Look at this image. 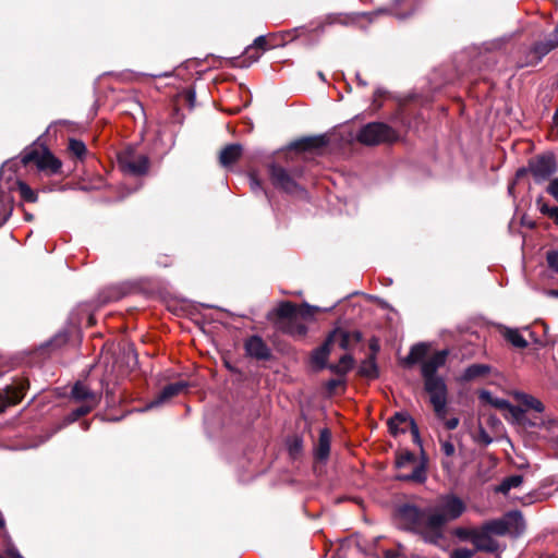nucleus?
Here are the masks:
<instances>
[{
  "label": "nucleus",
  "mask_w": 558,
  "mask_h": 558,
  "mask_svg": "<svg viewBox=\"0 0 558 558\" xmlns=\"http://www.w3.org/2000/svg\"><path fill=\"white\" fill-rule=\"evenodd\" d=\"M539 211L543 215H546L547 217H549L556 225H558V207L557 206H549L547 204H541Z\"/></svg>",
  "instance_id": "nucleus-36"
},
{
  "label": "nucleus",
  "mask_w": 558,
  "mask_h": 558,
  "mask_svg": "<svg viewBox=\"0 0 558 558\" xmlns=\"http://www.w3.org/2000/svg\"><path fill=\"white\" fill-rule=\"evenodd\" d=\"M186 388H187V383L183 381V380L172 383V384L165 386L162 388V390L158 393V396L147 404V409H153V408L163 404L165 402L169 401L173 397L180 395Z\"/></svg>",
  "instance_id": "nucleus-15"
},
{
  "label": "nucleus",
  "mask_w": 558,
  "mask_h": 558,
  "mask_svg": "<svg viewBox=\"0 0 558 558\" xmlns=\"http://www.w3.org/2000/svg\"><path fill=\"white\" fill-rule=\"evenodd\" d=\"M492 372V367L487 364H472L468 366L462 374L458 377L461 384L472 381L474 379L484 377Z\"/></svg>",
  "instance_id": "nucleus-16"
},
{
  "label": "nucleus",
  "mask_w": 558,
  "mask_h": 558,
  "mask_svg": "<svg viewBox=\"0 0 558 558\" xmlns=\"http://www.w3.org/2000/svg\"><path fill=\"white\" fill-rule=\"evenodd\" d=\"M337 333V331H331L324 341V343L320 347L313 350L311 355V362L318 369L328 367L327 360L331 352V345L336 341Z\"/></svg>",
  "instance_id": "nucleus-12"
},
{
  "label": "nucleus",
  "mask_w": 558,
  "mask_h": 558,
  "mask_svg": "<svg viewBox=\"0 0 558 558\" xmlns=\"http://www.w3.org/2000/svg\"><path fill=\"white\" fill-rule=\"evenodd\" d=\"M331 433L328 428H324L319 433L318 442L315 447L314 454L317 460L326 461L330 452Z\"/></svg>",
  "instance_id": "nucleus-17"
},
{
  "label": "nucleus",
  "mask_w": 558,
  "mask_h": 558,
  "mask_svg": "<svg viewBox=\"0 0 558 558\" xmlns=\"http://www.w3.org/2000/svg\"><path fill=\"white\" fill-rule=\"evenodd\" d=\"M354 366V359L351 354H344L340 357L337 364H329L328 368L330 372L344 376Z\"/></svg>",
  "instance_id": "nucleus-25"
},
{
  "label": "nucleus",
  "mask_w": 558,
  "mask_h": 558,
  "mask_svg": "<svg viewBox=\"0 0 558 558\" xmlns=\"http://www.w3.org/2000/svg\"><path fill=\"white\" fill-rule=\"evenodd\" d=\"M250 185L254 192H256L257 190H262L260 181L254 175H251L250 178Z\"/></svg>",
  "instance_id": "nucleus-48"
},
{
  "label": "nucleus",
  "mask_w": 558,
  "mask_h": 558,
  "mask_svg": "<svg viewBox=\"0 0 558 558\" xmlns=\"http://www.w3.org/2000/svg\"><path fill=\"white\" fill-rule=\"evenodd\" d=\"M547 192L558 202V178L550 181Z\"/></svg>",
  "instance_id": "nucleus-43"
},
{
  "label": "nucleus",
  "mask_w": 558,
  "mask_h": 558,
  "mask_svg": "<svg viewBox=\"0 0 558 558\" xmlns=\"http://www.w3.org/2000/svg\"><path fill=\"white\" fill-rule=\"evenodd\" d=\"M518 401L524 405L526 409H532L536 412H543L544 405L543 403L534 398L533 396L526 395V393H517Z\"/></svg>",
  "instance_id": "nucleus-32"
},
{
  "label": "nucleus",
  "mask_w": 558,
  "mask_h": 558,
  "mask_svg": "<svg viewBox=\"0 0 558 558\" xmlns=\"http://www.w3.org/2000/svg\"><path fill=\"white\" fill-rule=\"evenodd\" d=\"M7 170H11V165L9 162L4 163L0 170V190L2 189V180Z\"/></svg>",
  "instance_id": "nucleus-49"
},
{
  "label": "nucleus",
  "mask_w": 558,
  "mask_h": 558,
  "mask_svg": "<svg viewBox=\"0 0 558 558\" xmlns=\"http://www.w3.org/2000/svg\"><path fill=\"white\" fill-rule=\"evenodd\" d=\"M477 527H456L452 532V534L458 537L461 541H471L473 543V539H475Z\"/></svg>",
  "instance_id": "nucleus-34"
},
{
  "label": "nucleus",
  "mask_w": 558,
  "mask_h": 558,
  "mask_svg": "<svg viewBox=\"0 0 558 558\" xmlns=\"http://www.w3.org/2000/svg\"><path fill=\"white\" fill-rule=\"evenodd\" d=\"M269 177L272 185L287 193H295L300 190V185L296 183L295 178L303 175L302 167H294L290 171L280 165H269Z\"/></svg>",
  "instance_id": "nucleus-4"
},
{
  "label": "nucleus",
  "mask_w": 558,
  "mask_h": 558,
  "mask_svg": "<svg viewBox=\"0 0 558 558\" xmlns=\"http://www.w3.org/2000/svg\"><path fill=\"white\" fill-rule=\"evenodd\" d=\"M482 526L493 536H504L509 532V523L504 519L487 521Z\"/></svg>",
  "instance_id": "nucleus-26"
},
{
  "label": "nucleus",
  "mask_w": 558,
  "mask_h": 558,
  "mask_svg": "<svg viewBox=\"0 0 558 558\" xmlns=\"http://www.w3.org/2000/svg\"><path fill=\"white\" fill-rule=\"evenodd\" d=\"M409 423L413 440L416 444H421L420 432L415 421L404 412H397L392 417L388 420L389 430L392 435L399 433H405V429L401 427L402 424Z\"/></svg>",
  "instance_id": "nucleus-9"
},
{
  "label": "nucleus",
  "mask_w": 558,
  "mask_h": 558,
  "mask_svg": "<svg viewBox=\"0 0 558 558\" xmlns=\"http://www.w3.org/2000/svg\"><path fill=\"white\" fill-rule=\"evenodd\" d=\"M558 47V37H555L553 34L549 38L545 40H541L536 43L533 47V52L538 56V58H543L547 53H549L553 49Z\"/></svg>",
  "instance_id": "nucleus-28"
},
{
  "label": "nucleus",
  "mask_w": 558,
  "mask_h": 558,
  "mask_svg": "<svg viewBox=\"0 0 558 558\" xmlns=\"http://www.w3.org/2000/svg\"><path fill=\"white\" fill-rule=\"evenodd\" d=\"M449 351L440 350L421 364V374L424 380L427 378H438L437 371L446 364Z\"/></svg>",
  "instance_id": "nucleus-8"
},
{
  "label": "nucleus",
  "mask_w": 558,
  "mask_h": 558,
  "mask_svg": "<svg viewBox=\"0 0 558 558\" xmlns=\"http://www.w3.org/2000/svg\"><path fill=\"white\" fill-rule=\"evenodd\" d=\"M267 49V40L265 36H258L254 43L245 49V58L251 62L257 61L263 52Z\"/></svg>",
  "instance_id": "nucleus-22"
},
{
  "label": "nucleus",
  "mask_w": 558,
  "mask_h": 558,
  "mask_svg": "<svg viewBox=\"0 0 558 558\" xmlns=\"http://www.w3.org/2000/svg\"><path fill=\"white\" fill-rule=\"evenodd\" d=\"M4 527V519L0 517V529Z\"/></svg>",
  "instance_id": "nucleus-56"
},
{
  "label": "nucleus",
  "mask_w": 558,
  "mask_h": 558,
  "mask_svg": "<svg viewBox=\"0 0 558 558\" xmlns=\"http://www.w3.org/2000/svg\"><path fill=\"white\" fill-rule=\"evenodd\" d=\"M397 137L393 129L383 122L367 123L360 130L356 136L360 143L368 146L395 142Z\"/></svg>",
  "instance_id": "nucleus-3"
},
{
  "label": "nucleus",
  "mask_w": 558,
  "mask_h": 558,
  "mask_svg": "<svg viewBox=\"0 0 558 558\" xmlns=\"http://www.w3.org/2000/svg\"><path fill=\"white\" fill-rule=\"evenodd\" d=\"M447 404L448 401H442L438 403H432L435 415L438 420L445 421L447 415Z\"/></svg>",
  "instance_id": "nucleus-37"
},
{
  "label": "nucleus",
  "mask_w": 558,
  "mask_h": 558,
  "mask_svg": "<svg viewBox=\"0 0 558 558\" xmlns=\"http://www.w3.org/2000/svg\"><path fill=\"white\" fill-rule=\"evenodd\" d=\"M380 95H381V90L380 89L376 90L375 96H380Z\"/></svg>",
  "instance_id": "nucleus-59"
},
{
  "label": "nucleus",
  "mask_w": 558,
  "mask_h": 558,
  "mask_svg": "<svg viewBox=\"0 0 558 558\" xmlns=\"http://www.w3.org/2000/svg\"><path fill=\"white\" fill-rule=\"evenodd\" d=\"M427 352H428V347L427 344L425 343H416L414 344L409 354L405 356L404 359V364L411 366V365H414L416 363H421L423 361H425V356L427 355Z\"/></svg>",
  "instance_id": "nucleus-23"
},
{
  "label": "nucleus",
  "mask_w": 558,
  "mask_h": 558,
  "mask_svg": "<svg viewBox=\"0 0 558 558\" xmlns=\"http://www.w3.org/2000/svg\"><path fill=\"white\" fill-rule=\"evenodd\" d=\"M523 483V476L514 474L502 480L496 492L507 494L510 489L519 487Z\"/></svg>",
  "instance_id": "nucleus-29"
},
{
  "label": "nucleus",
  "mask_w": 558,
  "mask_h": 558,
  "mask_svg": "<svg viewBox=\"0 0 558 558\" xmlns=\"http://www.w3.org/2000/svg\"><path fill=\"white\" fill-rule=\"evenodd\" d=\"M395 554L392 551H387L386 558H393Z\"/></svg>",
  "instance_id": "nucleus-55"
},
{
  "label": "nucleus",
  "mask_w": 558,
  "mask_h": 558,
  "mask_svg": "<svg viewBox=\"0 0 558 558\" xmlns=\"http://www.w3.org/2000/svg\"><path fill=\"white\" fill-rule=\"evenodd\" d=\"M530 171L536 181L549 178L556 171V161L551 155H543L530 161Z\"/></svg>",
  "instance_id": "nucleus-7"
},
{
  "label": "nucleus",
  "mask_w": 558,
  "mask_h": 558,
  "mask_svg": "<svg viewBox=\"0 0 558 558\" xmlns=\"http://www.w3.org/2000/svg\"><path fill=\"white\" fill-rule=\"evenodd\" d=\"M318 307L304 304L301 307L291 302L281 303L276 312L278 316L277 328L283 333L293 337H303L307 332L305 319L311 318Z\"/></svg>",
  "instance_id": "nucleus-2"
},
{
  "label": "nucleus",
  "mask_w": 558,
  "mask_h": 558,
  "mask_svg": "<svg viewBox=\"0 0 558 558\" xmlns=\"http://www.w3.org/2000/svg\"><path fill=\"white\" fill-rule=\"evenodd\" d=\"M473 545L476 551L494 554L500 550L499 542L483 526L477 527Z\"/></svg>",
  "instance_id": "nucleus-13"
},
{
  "label": "nucleus",
  "mask_w": 558,
  "mask_h": 558,
  "mask_svg": "<svg viewBox=\"0 0 558 558\" xmlns=\"http://www.w3.org/2000/svg\"><path fill=\"white\" fill-rule=\"evenodd\" d=\"M5 554L8 556H10L11 558H24L20 553L19 550L14 547L13 544H9L7 549H5Z\"/></svg>",
  "instance_id": "nucleus-46"
},
{
  "label": "nucleus",
  "mask_w": 558,
  "mask_h": 558,
  "mask_svg": "<svg viewBox=\"0 0 558 558\" xmlns=\"http://www.w3.org/2000/svg\"><path fill=\"white\" fill-rule=\"evenodd\" d=\"M442 466H444L445 469H449V468L451 466V463H449V462H447V461H444V462H442Z\"/></svg>",
  "instance_id": "nucleus-54"
},
{
  "label": "nucleus",
  "mask_w": 558,
  "mask_h": 558,
  "mask_svg": "<svg viewBox=\"0 0 558 558\" xmlns=\"http://www.w3.org/2000/svg\"><path fill=\"white\" fill-rule=\"evenodd\" d=\"M445 426L447 429L449 430H453L458 427L459 425V418L458 417H451L449 420H445Z\"/></svg>",
  "instance_id": "nucleus-47"
},
{
  "label": "nucleus",
  "mask_w": 558,
  "mask_h": 558,
  "mask_svg": "<svg viewBox=\"0 0 558 558\" xmlns=\"http://www.w3.org/2000/svg\"><path fill=\"white\" fill-rule=\"evenodd\" d=\"M476 440H477L478 442H481L482 445H484V446H487V445H489V444L493 441V439H492V437L488 435V433H487L484 428H482V427H481V428H480V430H478V434H477Z\"/></svg>",
  "instance_id": "nucleus-42"
},
{
  "label": "nucleus",
  "mask_w": 558,
  "mask_h": 558,
  "mask_svg": "<svg viewBox=\"0 0 558 558\" xmlns=\"http://www.w3.org/2000/svg\"><path fill=\"white\" fill-rule=\"evenodd\" d=\"M546 262L548 267L558 274V251H549L546 254Z\"/></svg>",
  "instance_id": "nucleus-39"
},
{
  "label": "nucleus",
  "mask_w": 558,
  "mask_h": 558,
  "mask_svg": "<svg viewBox=\"0 0 558 558\" xmlns=\"http://www.w3.org/2000/svg\"><path fill=\"white\" fill-rule=\"evenodd\" d=\"M554 129L557 131L558 133V108L554 114Z\"/></svg>",
  "instance_id": "nucleus-51"
},
{
  "label": "nucleus",
  "mask_w": 558,
  "mask_h": 558,
  "mask_svg": "<svg viewBox=\"0 0 558 558\" xmlns=\"http://www.w3.org/2000/svg\"><path fill=\"white\" fill-rule=\"evenodd\" d=\"M335 331L338 332L336 336V340H339V347L343 350H347L349 347V333L338 329H336Z\"/></svg>",
  "instance_id": "nucleus-41"
},
{
  "label": "nucleus",
  "mask_w": 558,
  "mask_h": 558,
  "mask_svg": "<svg viewBox=\"0 0 558 558\" xmlns=\"http://www.w3.org/2000/svg\"><path fill=\"white\" fill-rule=\"evenodd\" d=\"M118 162L123 172L142 175L148 170V157L138 154L134 147H126L118 154Z\"/></svg>",
  "instance_id": "nucleus-5"
},
{
  "label": "nucleus",
  "mask_w": 558,
  "mask_h": 558,
  "mask_svg": "<svg viewBox=\"0 0 558 558\" xmlns=\"http://www.w3.org/2000/svg\"><path fill=\"white\" fill-rule=\"evenodd\" d=\"M0 558H5L3 555L0 554Z\"/></svg>",
  "instance_id": "nucleus-61"
},
{
  "label": "nucleus",
  "mask_w": 558,
  "mask_h": 558,
  "mask_svg": "<svg viewBox=\"0 0 558 558\" xmlns=\"http://www.w3.org/2000/svg\"><path fill=\"white\" fill-rule=\"evenodd\" d=\"M27 385L24 381H17L13 385L7 386L0 392V413L8 407L19 403L25 393Z\"/></svg>",
  "instance_id": "nucleus-10"
},
{
  "label": "nucleus",
  "mask_w": 558,
  "mask_h": 558,
  "mask_svg": "<svg viewBox=\"0 0 558 558\" xmlns=\"http://www.w3.org/2000/svg\"><path fill=\"white\" fill-rule=\"evenodd\" d=\"M246 354L256 360L266 361L271 356L270 349L259 336H251L244 344Z\"/></svg>",
  "instance_id": "nucleus-14"
},
{
  "label": "nucleus",
  "mask_w": 558,
  "mask_h": 558,
  "mask_svg": "<svg viewBox=\"0 0 558 558\" xmlns=\"http://www.w3.org/2000/svg\"><path fill=\"white\" fill-rule=\"evenodd\" d=\"M33 218V216L31 214H26V219L27 220H31Z\"/></svg>",
  "instance_id": "nucleus-60"
},
{
  "label": "nucleus",
  "mask_w": 558,
  "mask_h": 558,
  "mask_svg": "<svg viewBox=\"0 0 558 558\" xmlns=\"http://www.w3.org/2000/svg\"><path fill=\"white\" fill-rule=\"evenodd\" d=\"M71 393L76 401H86L93 404L97 403V395L81 381L74 385Z\"/></svg>",
  "instance_id": "nucleus-21"
},
{
  "label": "nucleus",
  "mask_w": 558,
  "mask_h": 558,
  "mask_svg": "<svg viewBox=\"0 0 558 558\" xmlns=\"http://www.w3.org/2000/svg\"><path fill=\"white\" fill-rule=\"evenodd\" d=\"M326 144H327V140L324 135L312 136V137H305L300 141L293 142L290 145V148L300 150V151H305V150H312V149L324 147Z\"/></svg>",
  "instance_id": "nucleus-18"
},
{
  "label": "nucleus",
  "mask_w": 558,
  "mask_h": 558,
  "mask_svg": "<svg viewBox=\"0 0 558 558\" xmlns=\"http://www.w3.org/2000/svg\"><path fill=\"white\" fill-rule=\"evenodd\" d=\"M415 460V456L412 453V452H405L403 453L399 460H398V465L399 466H403L405 463L408 462H412Z\"/></svg>",
  "instance_id": "nucleus-44"
},
{
  "label": "nucleus",
  "mask_w": 558,
  "mask_h": 558,
  "mask_svg": "<svg viewBox=\"0 0 558 558\" xmlns=\"http://www.w3.org/2000/svg\"><path fill=\"white\" fill-rule=\"evenodd\" d=\"M440 450L447 457H452L456 452L454 445L450 440H440Z\"/></svg>",
  "instance_id": "nucleus-40"
},
{
  "label": "nucleus",
  "mask_w": 558,
  "mask_h": 558,
  "mask_svg": "<svg viewBox=\"0 0 558 558\" xmlns=\"http://www.w3.org/2000/svg\"><path fill=\"white\" fill-rule=\"evenodd\" d=\"M69 150L77 158H83L87 151L86 145L82 141L75 138H71L69 141Z\"/></svg>",
  "instance_id": "nucleus-35"
},
{
  "label": "nucleus",
  "mask_w": 558,
  "mask_h": 558,
  "mask_svg": "<svg viewBox=\"0 0 558 558\" xmlns=\"http://www.w3.org/2000/svg\"><path fill=\"white\" fill-rule=\"evenodd\" d=\"M465 510L466 506L460 497L447 494L440 496L433 507L402 505L397 510V517L402 529L420 535L425 543L438 545L445 538V525L459 519Z\"/></svg>",
  "instance_id": "nucleus-1"
},
{
  "label": "nucleus",
  "mask_w": 558,
  "mask_h": 558,
  "mask_svg": "<svg viewBox=\"0 0 558 558\" xmlns=\"http://www.w3.org/2000/svg\"><path fill=\"white\" fill-rule=\"evenodd\" d=\"M318 76H319L323 81H325V75H324L322 72H318Z\"/></svg>",
  "instance_id": "nucleus-57"
},
{
  "label": "nucleus",
  "mask_w": 558,
  "mask_h": 558,
  "mask_svg": "<svg viewBox=\"0 0 558 558\" xmlns=\"http://www.w3.org/2000/svg\"><path fill=\"white\" fill-rule=\"evenodd\" d=\"M343 384V380L341 379H338V378H332L330 380L327 381L326 384V388L329 392H333L336 390V388L340 385Z\"/></svg>",
  "instance_id": "nucleus-45"
},
{
  "label": "nucleus",
  "mask_w": 558,
  "mask_h": 558,
  "mask_svg": "<svg viewBox=\"0 0 558 558\" xmlns=\"http://www.w3.org/2000/svg\"><path fill=\"white\" fill-rule=\"evenodd\" d=\"M475 549H470L466 547H460L450 554V558H472L475 554Z\"/></svg>",
  "instance_id": "nucleus-38"
},
{
  "label": "nucleus",
  "mask_w": 558,
  "mask_h": 558,
  "mask_svg": "<svg viewBox=\"0 0 558 558\" xmlns=\"http://www.w3.org/2000/svg\"><path fill=\"white\" fill-rule=\"evenodd\" d=\"M96 404H93L90 402H87V404H84V405H81L78 407L77 409L73 410L69 416L66 417V423H73L75 422L76 420H78L81 416H84L86 415L87 413H89L92 411V409L95 407Z\"/></svg>",
  "instance_id": "nucleus-33"
},
{
  "label": "nucleus",
  "mask_w": 558,
  "mask_h": 558,
  "mask_svg": "<svg viewBox=\"0 0 558 558\" xmlns=\"http://www.w3.org/2000/svg\"><path fill=\"white\" fill-rule=\"evenodd\" d=\"M17 186L21 198L28 203H36L38 201L37 192L28 186L25 182L16 180L14 183Z\"/></svg>",
  "instance_id": "nucleus-31"
},
{
  "label": "nucleus",
  "mask_w": 558,
  "mask_h": 558,
  "mask_svg": "<svg viewBox=\"0 0 558 558\" xmlns=\"http://www.w3.org/2000/svg\"><path fill=\"white\" fill-rule=\"evenodd\" d=\"M544 293H545V295H547L549 298H557L558 299V289L546 290Z\"/></svg>",
  "instance_id": "nucleus-50"
},
{
  "label": "nucleus",
  "mask_w": 558,
  "mask_h": 558,
  "mask_svg": "<svg viewBox=\"0 0 558 558\" xmlns=\"http://www.w3.org/2000/svg\"><path fill=\"white\" fill-rule=\"evenodd\" d=\"M424 389L429 396L430 404L448 401V387L442 377L427 378L424 380Z\"/></svg>",
  "instance_id": "nucleus-11"
},
{
  "label": "nucleus",
  "mask_w": 558,
  "mask_h": 558,
  "mask_svg": "<svg viewBox=\"0 0 558 558\" xmlns=\"http://www.w3.org/2000/svg\"><path fill=\"white\" fill-rule=\"evenodd\" d=\"M359 373L361 376L366 377L368 379H375L378 377L379 372L378 366L376 364L375 354H371L361 363Z\"/></svg>",
  "instance_id": "nucleus-24"
},
{
  "label": "nucleus",
  "mask_w": 558,
  "mask_h": 558,
  "mask_svg": "<svg viewBox=\"0 0 558 558\" xmlns=\"http://www.w3.org/2000/svg\"><path fill=\"white\" fill-rule=\"evenodd\" d=\"M501 333L507 341H509L513 347L519 349H524L527 347V341L523 338L518 329L502 327Z\"/></svg>",
  "instance_id": "nucleus-27"
},
{
  "label": "nucleus",
  "mask_w": 558,
  "mask_h": 558,
  "mask_svg": "<svg viewBox=\"0 0 558 558\" xmlns=\"http://www.w3.org/2000/svg\"><path fill=\"white\" fill-rule=\"evenodd\" d=\"M356 78H357V81H359V84H360V85H362V86H365V85H366V82H365V81H363V80L360 77V75H359V74L356 75Z\"/></svg>",
  "instance_id": "nucleus-53"
},
{
  "label": "nucleus",
  "mask_w": 558,
  "mask_h": 558,
  "mask_svg": "<svg viewBox=\"0 0 558 558\" xmlns=\"http://www.w3.org/2000/svg\"><path fill=\"white\" fill-rule=\"evenodd\" d=\"M21 162L24 166L29 163H35L37 169L40 171H45L48 174H57L61 169V161L56 158L51 153L44 151L40 153L35 148L26 149L22 154Z\"/></svg>",
  "instance_id": "nucleus-6"
},
{
  "label": "nucleus",
  "mask_w": 558,
  "mask_h": 558,
  "mask_svg": "<svg viewBox=\"0 0 558 558\" xmlns=\"http://www.w3.org/2000/svg\"><path fill=\"white\" fill-rule=\"evenodd\" d=\"M242 155V146L240 144L227 145L219 155L221 166L229 167L233 165Z\"/></svg>",
  "instance_id": "nucleus-19"
},
{
  "label": "nucleus",
  "mask_w": 558,
  "mask_h": 558,
  "mask_svg": "<svg viewBox=\"0 0 558 558\" xmlns=\"http://www.w3.org/2000/svg\"><path fill=\"white\" fill-rule=\"evenodd\" d=\"M480 398L483 401H487L493 407L500 409V410H510L513 415L517 416L519 412H522L520 409L514 408L510 404V402L506 399L501 398H495L492 396V393L487 390H482L480 392Z\"/></svg>",
  "instance_id": "nucleus-20"
},
{
  "label": "nucleus",
  "mask_w": 558,
  "mask_h": 558,
  "mask_svg": "<svg viewBox=\"0 0 558 558\" xmlns=\"http://www.w3.org/2000/svg\"><path fill=\"white\" fill-rule=\"evenodd\" d=\"M371 349L376 351L377 350V345L376 344H371Z\"/></svg>",
  "instance_id": "nucleus-58"
},
{
  "label": "nucleus",
  "mask_w": 558,
  "mask_h": 558,
  "mask_svg": "<svg viewBox=\"0 0 558 558\" xmlns=\"http://www.w3.org/2000/svg\"><path fill=\"white\" fill-rule=\"evenodd\" d=\"M399 478L405 482H415L418 484H423L427 478L425 465L418 464L410 474L401 475Z\"/></svg>",
  "instance_id": "nucleus-30"
},
{
  "label": "nucleus",
  "mask_w": 558,
  "mask_h": 558,
  "mask_svg": "<svg viewBox=\"0 0 558 558\" xmlns=\"http://www.w3.org/2000/svg\"><path fill=\"white\" fill-rule=\"evenodd\" d=\"M120 298V293L119 292H114V294L110 298H108L106 301H112V300H118Z\"/></svg>",
  "instance_id": "nucleus-52"
}]
</instances>
